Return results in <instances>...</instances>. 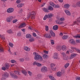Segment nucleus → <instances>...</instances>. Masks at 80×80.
<instances>
[{"label":"nucleus","instance_id":"f257e3e1","mask_svg":"<svg viewBox=\"0 0 80 80\" xmlns=\"http://www.w3.org/2000/svg\"><path fill=\"white\" fill-rule=\"evenodd\" d=\"M33 55H35L34 59L36 60H38L40 62H42L43 61V59H42V58L41 56L38 54V53L37 52H34L33 53Z\"/></svg>","mask_w":80,"mask_h":80},{"label":"nucleus","instance_id":"f03ea898","mask_svg":"<svg viewBox=\"0 0 80 80\" xmlns=\"http://www.w3.org/2000/svg\"><path fill=\"white\" fill-rule=\"evenodd\" d=\"M36 13L34 11L32 12L30 14V15L31 17V18L32 20H34V19L35 18V15Z\"/></svg>","mask_w":80,"mask_h":80},{"label":"nucleus","instance_id":"7ed1b4c3","mask_svg":"<svg viewBox=\"0 0 80 80\" xmlns=\"http://www.w3.org/2000/svg\"><path fill=\"white\" fill-rule=\"evenodd\" d=\"M69 42L70 43H71V44H72V45H75V43H75V41L74 39H70L69 40Z\"/></svg>","mask_w":80,"mask_h":80},{"label":"nucleus","instance_id":"20e7f679","mask_svg":"<svg viewBox=\"0 0 80 80\" xmlns=\"http://www.w3.org/2000/svg\"><path fill=\"white\" fill-rule=\"evenodd\" d=\"M4 77L2 78V80H4L5 78H8L9 77V74L8 73H6L4 74Z\"/></svg>","mask_w":80,"mask_h":80},{"label":"nucleus","instance_id":"39448f33","mask_svg":"<svg viewBox=\"0 0 80 80\" xmlns=\"http://www.w3.org/2000/svg\"><path fill=\"white\" fill-rule=\"evenodd\" d=\"M64 71L62 72L61 71V72H58L57 73V75L58 77H62V73L63 74L64 73Z\"/></svg>","mask_w":80,"mask_h":80},{"label":"nucleus","instance_id":"423d86ee","mask_svg":"<svg viewBox=\"0 0 80 80\" xmlns=\"http://www.w3.org/2000/svg\"><path fill=\"white\" fill-rule=\"evenodd\" d=\"M13 10H14L13 8H10L7 9V12L8 13H12L13 12Z\"/></svg>","mask_w":80,"mask_h":80},{"label":"nucleus","instance_id":"0eeeda50","mask_svg":"<svg viewBox=\"0 0 80 80\" xmlns=\"http://www.w3.org/2000/svg\"><path fill=\"white\" fill-rule=\"evenodd\" d=\"M54 59H58V54L57 52L54 53L53 56Z\"/></svg>","mask_w":80,"mask_h":80},{"label":"nucleus","instance_id":"6e6552de","mask_svg":"<svg viewBox=\"0 0 80 80\" xmlns=\"http://www.w3.org/2000/svg\"><path fill=\"white\" fill-rule=\"evenodd\" d=\"M27 24L24 22L21 23V24L20 25L19 27H18V28H22V27H26Z\"/></svg>","mask_w":80,"mask_h":80},{"label":"nucleus","instance_id":"1a4fd4ad","mask_svg":"<svg viewBox=\"0 0 80 80\" xmlns=\"http://www.w3.org/2000/svg\"><path fill=\"white\" fill-rule=\"evenodd\" d=\"M51 67L52 70H55L56 68L55 67V65L54 64H51Z\"/></svg>","mask_w":80,"mask_h":80},{"label":"nucleus","instance_id":"9d476101","mask_svg":"<svg viewBox=\"0 0 80 80\" xmlns=\"http://www.w3.org/2000/svg\"><path fill=\"white\" fill-rule=\"evenodd\" d=\"M47 70V68L46 67H43L41 69V71L42 72H45Z\"/></svg>","mask_w":80,"mask_h":80},{"label":"nucleus","instance_id":"9b49d317","mask_svg":"<svg viewBox=\"0 0 80 80\" xmlns=\"http://www.w3.org/2000/svg\"><path fill=\"white\" fill-rule=\"evenodd\" d=\"M76 55L77 54L76 53H73L69 57V59H72V58H74V57H75Z\"/></svg>","mask_w":80,"mask_h":80},{"label":"nucleus","instance_id":"f8f14e48","mask_svg":"<svg viewBox=\"0 0 80 80\" xmlns=\"http://www.w3.org/2000/svg\"><path fill=\"white\" fill-rule=\"evenodd\" d=\"M44 37L45 38H51V37L50 34H46L44 35Z\"/></svg>","mask_w":80,"mask_h":80},{"label":"nucleus","instance_id":"ddd939ff","mask_svg":"<svg viewBox=\"0 0 80 80\" xmlns=\"http://www.w3.org/2000/svg\"><path fill=\"white\" fill-rule=\"evenodd\" d=\"M15 18L13 17V16L9 17L7 18V20H12Z\"/></svg>","mask_w":80,"mask_h":80},{"label":"nucleus","instance_id":"4468645a","mask_svg":"<svg viewBox=\"0 0 80 80\" xmlns=\"http://www.w3.org/2000/svg\"><path fill=\"white\" fill-rule=\"evenodd\" d=\"M65 12L67 15H71V13H70V12L68 10H65Z\"/></svg>","mask_w":80,"mask_h":80},{"label":"nucleus","instance_id":"2eb2a0df","mask_svg":"<svg viewBox=\"0 0 80 80\" xmlns=\"http://www.w3.org/2000/svg\"><path fill=\"white\" fill-rule=\"evenodd\" d=\"M58 26L57 25H55L53 27V29L54 30H58Z\"/></svg>","mask_w":80,"mask_h":80},{"label":"nucleus","instance_id":"dca6fc26","mask_svg":"<svg viewBox=\"0 0 80 80\" xmlns=\"http://www.w3.org/2000/svg\"><path fill=\"white\" fill-rule=\"evenodd\" d=\"M50 32L51 35L52 36V37H55V33H54L52 30H51Z\"/></svg>","mask_w":80,"mask_h":80},{"label":"nucleus","instance_id":"f3484780","mask_svg":"<svg viewBox=\"0 0 80 80\" xmlns=\"http://www.w3.org/2000/svg\"><path fill=\"white\" fill-rule=\"evenodd\" d=\"M56 23H57V24H59V25H61V24H63V22H60L59 20L56 21Z\"/></svg>","mask_w":80,"mask_h":80},{"label":"nucleus","instance_id":"a211bd4d","mask_svg":"<svg viewBox=\"0 0 80 80\" xmlns=\"http://www.w3.org/2000/svg\"><path fill=\"white\" fill-rule=\"evenodd\" d=\"M43 10L45 12H46V13H48L49 12V11L48 10V8H42Z\"/></svg>","mask_w":80,"mask_h":80},{"label":"nucleus","instance_id":"6ab92c4d","mask_svg":"<svg viewBox=\"0 0 80 80\" xmlns=\"http://www.w3.org/2000/svg\"><path fill=\"white\" fill-rule=\"evenodd\" d=\"M24 50L27 52H29V51L30 50V48H29L28 47L26 46L24 48Z\"/></svg>","mask_w":80,"mask_h":80},{"label":"nucleus","instance_id":"aec40b11","mask_svg":"<svg viewBox=\"0 0 80 80\" xmlns=\"http://www.w3.org/2000/svg\"><path fill=\"white\" fill-rule=\"evenodd\" d=\"M49 4L50 5H51V6H52V7H56V5L54 3L52 2H50Z\"/></svg>","mask_w":80,"mask_h":80},{"label":"nucleus","instance_id":"412c9836","mask_svg":"<svg viewBox=\"0 0 80 80\" xmlns=\"http://www.w3.org/2000/svg\"><path fill=\"white\" fill-rule=\"evenodd\" d=\"M48 10H50L51 11H52L53 10V8L51 6H49L48 7Z\"/></svg>","mask_w":80,"mask_h":80},{"label":"nucleus","instance_id":"4be33fe9","mask_svg":"<svg viewBox=\"0 0 80 80\" xmlns=\"http://www.w3.org/2000/svg\"><path fill=\"white\" fill-rule=\"evenodd\" d=\"M26 37L27 38H32V35L29 34H28L26 35Z\"/></svg>","mask_w":80,"mask_h":80},{"label":"nucleus","instance_id":"5701e85b","mask_svg":"<svg viewBox=\"0 0 80 80\" xmlns=\"http://www.w3.org/2000/svg\"><path fill=\"white\" fill-rule=\"evenodd\" d=\"M5 66L6 68V69H8L10 68V65L8 64H5Z\"/></svg>","mask_w":80,"mask_h":80},{"label":"nucleus","instance_id":"b1692460","mask_svg":"<svg viewBox=\"0 0 80 80\" xmlns=\"http://www.w3.org/2000/svg\"><path fill=\"white\" fill-rule=\"evenodd\" d=\"M42 57L45 59H47V58H48V55L46 54H43L42 56Z\"/></svg>","mask_w":80,"mask_h":80},{"label":"nucleus","instance_id":"393cba45","mask_svg":"<svg viewBox=\"0 0 80 80\" xmlns=\"http://www.w3.org/2000/svg\"><path fill=\"white\" fill-rule=\"evenodd\" d=\"M48 18H51L53 17V14L52 13H49L48 14Z\"/></svg>","mask_w":80,"mask_h":80},{"label":"nucleus","instance_id":"a878e982","mask_svg":"<svg viewBox=\"0 0 80 80\" xmlns=\"http://www.w3.org/2000/svg\"><path fill=\"white\" fill-rule=\"evenodd\" d=\"M64 60H68V56H65L63 57Z\"/></svg>","mask_w":80,"mask_h":80},{"label":"nucleus","instance_id":"bb28decb","mask_svg":"<svg viewBox=\"0 0 80 80\" xmlns=\"http://www.w3.org/2000/svg\"><path fill=\"white\" fill-rule=\"evenodd\" d=\"M36 78H38V79H40L42 78V76H41V74H38L37 76L36 77Z\"/></svg>","mask_w":80,"mask_h":80},{"label":"nucleus","instance_id":"cd10ccee","mask_svg":"<svg viewBox=\"0 0 80 80\" xmlns=\"http://www.w3.org/2000/svg\"><path fill=\"white\" fill-rule=\"evenodd\" d=\"M69 7H70V5H69V4H66L64 6V8H68Z\"/></svg>","mask_w":80,"mask_h":80},{"label":"nucleus","instance_id":"c85d7f7f","mask_svg":"<svg viewBox=\"0 0 80 80\" xmlns=\"http://www.w3.org/2000/svg\"><path fill=\"white\" fill-rule=\"evenodd\" d=\"M8 33L9 34H12V33H13V32H12V30L11 29H10L9 30H8L7 31Z\"/></svg>","mask_w":80,"mask_h":80},{"label":"nucleus","instance_id":"c756f323","mask_svg":"<svg viewBox=\"0 0 80 80\" xmlns=\"http://www.w3.org/2000/svg\"><path fill=\"white\" fill-rule=\"evenodd\" d=\"M35 39L33 38H32L29 39V41L30 42H34Z\"/></svg>","mask_w":80,"mask_h":80},{"label":"nucleus","instance_id":"7c9ffc66","mask_svg":"<svg viewBox=\"0 0 80 80\" xmlns=\"http://www.w3.org/2000/svg\"><path fill=\"white\" fill-rule=\"evenodd\" d=\"M57 48L58 51H60V50H62V47L60 46H58Z\"/></svg>","mask_w":80,"mask_h":80},{"label":"nucleus","instance_id":"2f4dec72","mask_svg":"<svg viewBox=\"0 0 80 80\" xmlns=\"http://www.w3.org/2000/svg\"><path fill=\"white\" fill-rule=\"evenodd\" d=\"M14 73H13V72H10V76L12 77V78H14L13 76H14Z\"/></svg>","mask_w":80,"mask_h":80},{"label":"nucleus","instance_id":"473e14b6","mask_svg":"<svg viewBox=\"0 0 80 80\" xmlns=\"http://www.w3.org/2000/svg\"><path fill=\"white\" fill-rule=\"evenodd\" d=\"M75 38H80V34H78L77 36L74 37Z\"/></svg>","mask_w":80,"mask_h":80},{"label":"nucleus","instance_id":"72a5a7b5","mask_svg":"<svg viewBox=\"0 0 80 80\" xmlns=\"http://www.w3.org/2000/svg\"><path fill=\"white\" fill-rule=\"evenodd\" d=\"M22 73H23V74H24V75H26L27 74V72L24 70H22Z\"/></svg>","mask_w":80,"mask_h":80},{"label":"nucleus","instance_id":"f704fd0d","mask_svg":"<svg viewBox=\"0 0 80 80\" xmlns=\"http://www.w3.org/2000/svg\"><path fill=\"white\" fill-rule=\"evenodd\" d=\"M68 37V36L67 35H66V36H64L62 37V38L64 40H66V39Z\"/></svg>","mask_w":80,"mask_h":80},{"label":"nucleus","instance_id":"c9c22d12","mask_svg":"<svg viewBox=\"0 0 80 80\" xmlns=\"http://www.w3.org/2000/svg\"><path fill=\"white\" fill-rule=\"evenodd\" d=\"M14 72L15 73H16V74H17L18 75H20V72L17 71H14Z\"/></svg>","mask_w":80,"mask_h":80},{"label":"nucleus","instance_id":"e433bc0d","mask_svg":"<svg viewBox=\"0 0 80 80\" xmlns=\"http://www.w3.org/2000/svg\"><path fill=\"white\" fill-rule=\"evenodd\" d=\"M47 18H48V15H45L43 18L44 20H46V19H47Z\"/></svg>","mask_w":80,"mask_h":80},{"label":"nucleus","instance_id":"4c0bfd02","mask_svg":"<svg viewBox=\"0 0 80 80\" xmlns=\"http://www.w3.org/2000/svg\"><path fill=\"white\" fill-rule=\"evenodd\" d=\"M69 64L68 63H67L66 64L64 65V67L65 68H67V67H68V66H69Z\"/></svg>","mask_w":80,"mask_h":80},{"label":"nucleus","instance_id":"58836bf2","mask_svg":"<svg viewBox=\"0 0 80 80\" xmlns=\"http://www.w3.org/2000/svg\"><path fill=\"white\" fill-rule=\"evenodd\" d=\"M66 47H65V46H63L62 47V50H66Z\"/></svg>","mask_w":80,"mask_h":80},{"label":"nucleus","instance_id":"ea45409f","mask_svg":"<svg viewBox=\"0 0 80 80\" xmlns=\"http://www.w3.org/2000/svg\"><path fill=\"white\" fill-rule=\"evenodd\" d=\"M36 65L38 67H41V66H42V64H40L39 62H37L36 63Z\"/></svg>","mask_w":80,"mask_h":80},{"label":"nucleus","instance_id":"a19ab883","mask_svg":"<svg viewBox=\"0 0 80 80\" xmlns=\"http://www.w3.org/2000/svg\"><path fill=\"white\" fill-rule=\"evenodd\" d=\"M76 5L78 7H80V1L76 3Z\"/></svg>","mask_w":80,"mask_h":80},{"label":"nucleus","instance_id":"79ce46f5","mask_svg":"<svg viewBox=\"0 0 80 80\" xmlns=\"http://www.w3.org/2000/svg\"><path fill=\"white\" fill-rule=\"evenodd\" d=\"M13 77H14V78H14V79H17V76L16 75H15V74H14V76H13Z\"/></svg>","mask_w":80,"mask_h":80},{"label":"nucleus","instance_id":"37998d69","mask_svg":"<svg viewBox=\"0 0 80 80\" xmlns=\"http://www.w3.org/2000/svg\"><path fill=\"white\" fill-rule=\"evenodd\" d=\"M11 62L12 63H16V62L15 60H12L11 61Z\"/></svg>","mask_w":80,"mask_h":80},{"label":"nucleus","instance_id":"c03bdc74","mask_svg":"<svg viewBox=\"0 0 80 80\" xmlns=\"http://www.w3.org/2000/svg\"><path fill=\"white\" fill-rule=\"evenodd\" d=\"M45 30L46 31H48V26H45Z\"/></svg>","mask_w":80,"mask_h":80},{"label":"nucleus","instance_id":"a18cd8bd","mask_svg":"<svg viewBox=\"0 0 80 80\" xmlns=\"http://www.w3.org/2000/svg\"><path fill=\"white\" fill-rule=\"evenodd\" d=\"M51 42L52 45H53L54 44V41H53V40H51Z\"/></svg>","mask_w":80,"mask_h":80},{"label":"nucleus","instance_id":"49530a36","mask_svg":"<svg viewBox=\"0 0 80 80\" xmlns=\"http://www.w3.org/2000/svg\"><path fill=\"white\" fill-rule=\"evenodd\" d=\"M43 52L44 53H46V54H48V51L44 50L43 51Z\"/></svg>","mask_w":80,"mask_h":80},{"label":"nucleus","instance_id":"de8ad7c7","mask_svg":"<svg viewBox=\"0 0 80 80\" xmlns=\"http://www.w3.org/2000/svg\"><path fill=\"white\" fill-rule=\"evenodd\" d=\"M21 2V1L20 0H18L16 1V3H20Z\"/></svg>","mask_w":80,"mask_h":80},{"label":"nucleus","instance_id":"09e8293b","mask_svg":"<svg viewBox=\"0 0 80 80\" xmlns=\"http://www.w3.org/2000/svg\"><path fill=\"white\" fill-rule=\"evenodd\" d=\"M32 35L33 37H37V34H36L35 32H33L32 33Z\"/></svg>","mask_w":80,"mask_h":80},{"label":"nucleus","instance_id":"8fccbe9b","mask_svg":"<svg viewBox=\"0 0 80 80\" xmlns=\"http://www.w3.org/2000/svg\"><path fill=\"white\" fill-rule=\"evenodd\" d=\"M9 45L10 46H11V47H12V48H13V44L12 43H10V44L9 43Z\"/></svg>","mask_w":80,"mask_h":80},{"label":"nucleus","instance_id":"3c124183","mask_svg":"<svg viewBox=\"0 0 80 80\" xmlns=\"http://www.w3.org/2000/svg\"><path fill=\"white\" fill-rule=\"evenodd\" d=\"M6 69H7L5 67H2V70H5Z\"/></svg>","mask_w":80,"mask_h":80},{"label":"nucleus","instance_id":"603ef678","mask_svg":"<svg viewBox=\"0 0 80 80\" xmlns=\"http://www.w3.org/2000/svg\"><path fill=\"white\" fill-rule=\"evenodd\" d=\"M18 36H19V37H20L21 36V33L20 32H19L18 33Z\"/></svg>","mask_w":80,"mask_h":80},{"label":"nucleus","instance_id":"864d4df0","mask_svg":"<svg viewBox=\"0 0 80 80\" xmlns=\"http://www.w3.org/2000/svg\"><path fill=\"white\" fill-rule=\"evenodd\" d=\"M76 42L77 43H80V40L76 39Z\"/></svg>","mask_w":80,"mask_h":80},{"label":"nucleus","instance_id":"5fc2aeb1","mask_svg":"<svg viewBox=\"0 0 80 80\" xmlns=\"http://www.w3.org/2000/svg\"><path fill=\"white\" fill-rule=\"evenodd\" d=\"M4 51H3V49H0V52H1V53L2 52H3Z\"/></svg>","mask_w":80,"mask_h":80},{"label":"nucleus","instance_id":"6e6d98bb","mask_svg":"<svg viewBox=\"0 0 80 80\" xmlns=\"http://www.w3.org/2000/svg\"><path fill=\"white\" fill-rule=\"evenodd\" d=\"M62 55L63 56V57H64L65 56H66V54H65V53H64V52H62Z\"/></svg>","mask_w":80,"mask_h":80},{"label":"nucleus","instance_id":"4d7b16f0","mask_svg":"<svg viewBox=\"0 0 80 80\" xmlns=\"http://www.w3.org/2000/svg\"><path fill=\"white\" fill-rule=\"evenodd\" d=\"M28 73L30 76L32 75V72H31L29 71H28Z\"/></svg>","mask_w":80,"mask_h":80},{"label":"nucleus","instance_id":"13d9d810","mask_svg":"<svg viewBox=\"0 0 80 80\" xmlns=\"http://www.w3.org/2000/svg\"><path fill=\"white\" fill-rule=\"evenodd\" d=\"M71 48L72 49V50H73V49H75V50L76 49V48L74 47H71Z\"/></svg>","mask_w":80,"mask_h":80},{"label":"nucleus","instance_id":"bf43d9fd","mask_svg":"<svg viewBox=\"0 0 80 80\" xmlns=\"http://www.w3.org/2000/svg\"><path fill=\"white\" fill-rule=\"evenodd\" d=\"M78 21H75L74 22V24H77L78 23Z\"/></svg>","mask_w":80,"mask_h":80},{"label":"nucleus","instance_id":"052dcab7","mask_svg":"<svg viewBox=\"0 0 80 80\" xmlns=\"http://www.w3.org/2000/svg\"><path fill=\"white\" fill-rule=\"evenodd\" d=\"M37 65V62L35 61L33 63V65Z\"/></svg>","mask_w":80,"mask_h":80},{"label":"nucleus","instance_id":"680f3d73","mask_svg":"<svg viewBox=\"0 0 80 80\" xmlns=\"http://www.w3.org/2000/svg\"><path fill=\"white\" fill-rule=\"evenodd\" d=\"M60 20H65V19L63 17L60 18Z\"/></svg>","mask_w":80,"mask_h":80},{"label":"nucleus","instance_id":"e2e57ef3","mask_svg":"<svg viewBox=\"0 0 80 80\" xmlns=\"http://www.w3.org/2000/svg\"><path fill=\"white\" fill-rule=\"evenodd\" d=\"M23 58H21L20 59V61L21 62H23Z\"/></svg>","mask_w":80,"mask_h":80},{"label":"nucleus","instance_id":"0e129e2a","mask_svg":"<svg viewBox=\"0 0 80 80\" xmlns=\"http://www.w3.org/2000/svg\"><path fill=\"white\" fill-rule=\"evenodd\" d=\"M63 33L62 32H60L59 34V35H60V36H63Z\"/></svg>","mask_w":80,"mask_h":80},{"label":"nucleus","instance_id":"69168bd1","mask_svg":"<svg viewBox=\"0 0 80 80\" xmlns=\"http://www.w3.org/2000/svg\"><path fill=\"white\" fill-rule=\"evenodd\" d=\"M21 30H22L23 32H25V29H22Z\"/></svg>","mask_w":80,"mask_h":80},{"label":"nucleus","instance_id":"338daca9","mask_svg":"<svg viewBox=\"0 0 80 80\" xmlns=\"http://www.w3.org/2000/svg\"><path fill=\"white\" fill-rule=\"evenodd\" d=\"M60 7V6L56 5V6L55 7H54V8H59Z\"/></svg>","mask_w":80,"mask_h":80},{"label":"nucleus","instance_id":"774afa93","mask_svg":"<svg viewBox=\"0 0 80 80\" xmlns=\"http://www.w3.org/2000/svg\"><path fill=\"white\" fill-rule=\"evenodd\" d=\"M76 80H80V78L79 77H78L77 78Z\"/></svg>","mask_w":80,"mask_h":80}]
</instances>
